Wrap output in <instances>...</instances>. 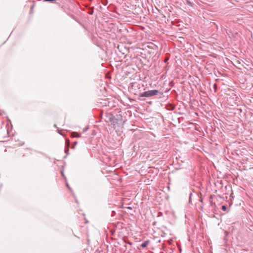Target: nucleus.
<instances>
[{
  "mask_svg": "<svg viewBox=\"0 0 253 253\" xmlns=\"http://www.w3.org/2000/svg\"><path fill=\"white\" fill-rule=\"evenodd\" d=\"M222 209L223 210V211H225L226 210V206H222Z\"/></svg>",
  "mask_w": 253,
  "mask_h": 253,
  "instance_id": "nucleus-4",
  "label": "nucleus"
},
{
  "mask_svg": "<svg viewBox=\"0 0 253 253\" xmlns=\"http://www.w3.org/2000/svg\"><path fill=\"white\" fill-rule=\"evenodd\" d=\"M62 175L63 176H64V174H63V172H62Z\"/></svg>",
  "mask_w": 253,
  "mask_h": 253,
  "instance_id": "nucleus-8",
  "label": "nucleus"
},
{
  "mask_svg": "<svg viewBox=\"0 0 253 253\" xmlns=\"http://www.w3.org/2000/svg\"><path fill=\"white\" fill-rule=\"evenodd\" d=\"M168 59H165L164 62H166L168 61Z\"/></svg>",
  "mask_w": 253,
  "mask_h": 253,
  "instance_id": "nucleus-7",
  "label": "nucleus"
},
{
  "mask_svg": "<svg viewBox=\"0 0 253 253\" xmlns=\"http://www.w3.org/2000/svg\"><path fill=\"white\" fill-rule=\"evenodd\" d=\"M44 1H48L50 2H55L56 0H43Z\"/></svg>",
  "mask_w": 253,
  "mask_h": 253,
  "instance_id": "nucleus-3",
  "label": "nucleus"
},
{
  "mask_svg": "<svg viewBox=\"0 0 253 253\" xmlns=\"http://www.w3.org/2000/svg\"><path fill=\"white\" fill-rule=\"evenodd\" d=\"M148 243H149V241H146L143 242L141 245V247H142L143 248H145V247H146L147 246V245H148Z\"/></svg>",
  "mask_w": 253,
  "mask_h": 253,
  "instance_id": "nucleus-2",
  "label": "nucleus"
},
{
  "mask_svg": "<svg viewBox=\"0 0 253 253\" xmlns=\"http://www.w3.org/2000/svg\"><path fill=\"white\" fill-rule=\"evenodd\" d=\"M75 137H80V134L79 133H76V135L75 136Z\"/></svg>",
  "mask_w": 253,
  "mask_h": 253,
  "instance_id": "nucleus-5",
  "label": "nucleus"
},
{
  "mask_svg": "<svg viewBox=\"0 0 253 253\" xmlns=\"http://www.w3.org/2000/svg\"><path fill=\"white\" fill-rule=\"evenodd\" d=\"M187 3L188 4H189V5H191V4H192L191 2H190V1H187Z\"/></svg>",
  "mask_w": 253,
  "mask_h": 253,
  "instance_id": "nucleus-6",
  "label": "nucleus"
},
{
  "mask_svg": "<svg viewBox=\"0 0 253 253\" xmlns=\"http://www.w3.org/2000/svg\"><path fill=\"white\" fill-rule=\"evenodd\" d=\"M159 93L158 90H150L144 91L140 94V97H150L153 96L157 95Z\"/></svg>",
  "mask_w": 253,
  "mask_h": 253,
  "instance_id": "nucleus-1",
  "label": "nucleus"
}]
</instances>
